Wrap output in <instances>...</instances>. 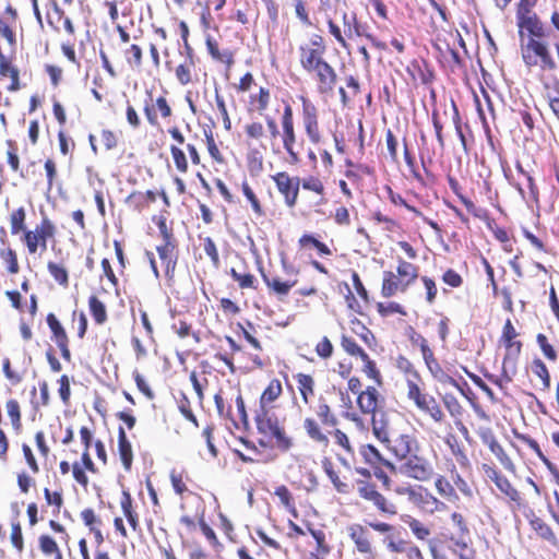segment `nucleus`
Segmentation results:
<instances>
[{
    "label": "nucleus",
    "mask_w": 559,
    "mask_h": 559,
    "mask_svg": "<svg viewBox=\"0 0 559 559\" xmlns=\"http://www.w3.org/2000/svg\"><path fill=\"white\" fill-rule=\"evenodd\" d=\"M521 56L527 68L539 66L543 70H555L557 63L550 55L547 43L528 37L521 43Z\"/></svg>",
    "instance_id": "nucleus-1"
},
{
    "label": "nucleus",
    "mask_w": 559,
    "mask_h": 559,
    "mask_svg": "<svg viewBox=\"0 0 559 559\" xmlns=\"http://www.w3.org/2000/svg\"><path fill=\"white\" fill-rule=\"evenodd\" d=\"M55 234V226L48 219L44 218L41 224L36 227L35 231L28 230L24 234V241L26 242L29 253H35L38 246L45 250L47 248V239Z\"/></svg>",
    "instance_id": "nucleus-2"
},
{
    "label": "nucleus",
    "mask_w": 559,
    "mask_h": 559,
    "mask_svg": "<svg viewBox=\"0 0 559 559\" xmlns=\"http://www.w3.org/2000/svg\"><path fill=\"white\" fill-rule=\"evenodd\" d=\"M400 472L420 481L430 479L433 474L432 466L425 459L417 455L406 459L401 464Z\"/></svg>",
    "instance_id": "nucleus-3"
},
{
    "label": "nucleus",
    "mask_w": 559,
    "mask_h": 559,
    "mask_svg": "<svg viewBox=\"0 0 559 559\" xmlns=\"http://www.w3.org/2000/svg\"><path fill=\"white\" fill-rule=\"evenodd\" d=\"M278 191L284 194L288 206H294L299 191V178H292L286 173H278L273 177Z\"/></svg>",
    "instance_id": "nucleus-4"
},
{
    "label": "nucleus",
    "mask_w": 559,
    "mask_h": 559,
    "mask_svg": "<svg viewBox=\"0 0 559 559\" xmlns=\"http://www.w3.org/2000/svg\"><path fill=\"white\" fill-rule=\"evenodd\" d=\"M282 126L284 131L283 144L284 148L288 153L292 163H297L299 160L297 153L294 151L293 145L296 141L295 131H294V122H293V110L289 105H287L284 109Z\"/></svg>",
    "instance_id": "nucleus-5"
},
{
    "label": "nucleus",
    "mask_w": 559,
    "mask_h": 559,
    "mask_svg": "<svg viewBox=\"0 0 559 559\" xmlns=\"http://www.w3.org/2000/svg\"><path fill=\"white\" fill-rule=\"evenodd\" d=\"M516 19L518 26L520 28L519 34L521 37V41L525 40L523 32L524 29L527 31L531 37L533 38H542L546 36L544 25L537 17L536 13L533 12L530 14H524L521 16H516Z\"/></svg>",
    "instance_id": "nucleus-6"
},
{
    "label": "nucleus",
    "mask_w": 559,
    "mask_h": 559,
    "mask_svg": "<svg viewBox=\"0 0 559 559\" xmlns=\"http://www.w3.org/2000/svg\"><path fill=\"white\" fill-rule=\"evenodd\" d=\"M300 52V64L307 72H313L323 61H325L322 56L324 52V47L321 48H310L307 46H301L299 48Z\"/></svg>",
    "instance_id": "nucleus-7"
},
{
    "label": "nucleus",
    "mask_w": 559,
    "mask_h": 559,
    "mask_svg": "<svg viewBox=\"0 0 559 559\" xmlns=\"http://www.w3.org/2000/svg\"><path fill=\"white\" fill-rule=\"evenodd\" d=\"M313 72L319 81V91L321 93L332 92L337 79L334 69L323 61Z\"/></svg>",
    "instance_id": "nucleus-8"
},
{
    "label": "nucleus",
    "mask_w": 559,
    "mask_h": 559,
    "mask_svg": "<svg viewBox=\"0 0 559 559\" xmlns=\"http://www.w3.org/2000/svg\"><path fill=\"white\" fill-rule=\"evenodd\" d=\"M350 539L356 545V548L361 554H371V543L369 540L368 531L359 525L353 524L347 528Z\"/></svg>",
    "instance_id": "nucleus-9"
},
{
    "label": "nucleus",
    "mask_w": 559,
    "mask_h": 559,
    "mask_svg": "<svg viewBox=\"0 0 559 559\" xmlns=\"http://www.w3.org/2000/svg\"><path fill=\"white\" fill-rule=\"evenodd\" d=\"M304 123L309 139L316 144L319 143L320 133L314 107H304Z\"/></svg>",
    "instance_id": "nucleus-10"
},
{
    "label": "nucleus",
    "mask_w": 559,
    "mask_h": 559,
    "mask_svg": "<svg viewBox=\"0 0 559 559\" xmlns=\"http://www.w3.org/2000/svg\"><path fill=\"white\" fill-rule=\"evenodd\" d=\"M377 396L378 391L373 386H368L366 391L361 392L357 399V404L360 411L365 414L377 413Z\"/></svg>",
    "instance_id": "nucleus-11"
},
{
    "label": "nucleus",
    "mask_w": 559,
    "mask_h": 559,
    "mask_svg": "<svg viewBox=\"0 0 559 559\" xmlns=\"http://www.w3.org/2000/svg\"><path fill=\"white\" fill-rule=\"evenodd\" d=\"M118 450L124 468L130 469L133 459L132 448L121 426L118 430Z\"/></svg>",
    "instance_id": "nucleus-12"
},
{
    "label": "nucleus",
    "mask_w": 559,
    "mask_h": 559,
    "mask_svg": "<svg viewBox=\"0 0 559 559\" xmlns=\"http://www.w3.org/2000/svg\"><path fill=\"white\" fill-rule=\"evenodd\" d=\"M255 423L259 432L264 435H273L280 427L278 419L273 415H269L265 409L257 415Z\"/></svg>",
    "instance_id": "nucleus-13"
},
{
    "label": "nucleus",
    "mask_w": 559,
    "mask_h": 559,
    "mask_svg": "<svg viewBox=\"0 0 559 559\" xmlns=\"http://www.w3.org/2000/svg\"><path fill=\"white\" fill-rule=\"evenodd\" d=\"M491 480L495 481L496 486L499 488L501 492H503L506 496H508L512 501H519L520 500V493L519 491L511 485L509 479L501 475L500 473L492 471V474L490 475Z\"/></svg>",
    "instance_id": "nucleus-14"
},
{
    "label": "nucleus",
    "mask_w": 559,
    "mask_h": 559,
    "mask_svg": "<svg viewBox=\"0 0 559 559\" xmlns=\"http://www.w3.org/2000/svg\"><path fill=\"white\" fill-rule=\"evenodd\" d=\"M372 431L381 442H389L388 420L384 412H377L372 415Z\"/></svg>",
    "instance_id": "nucleus-15"
},
{
    "label": "nucleus",
    "mask_w": 559,
    "mask_h": 559,
    "mask_svg": "<svg viewBox=\"0 0 559 559\" xmlns=\"http://www.w3.org/2000/svg\"><path fill=\"white\" fill-rule=\"evenodd\" d=\"M282 393V384L277 379H273L267 388L263 391L260 399L261 411L264 409L265 405L274 402Z\"/></svg>",
    "instance_id": "nucleus-16"
},
{
    "label": "nucleus",
    "mask_w": 559,
    "mask_h": 559,
    "mask_svg": "<svg viewBox=\"0 0 559 559\" xmlns=\"http://www.w3.org/2000/svg\"><path fill=\"white\" fill-rule=\"evenodd\" d=\"M404 290L405 285L401 286V282L396 278V276L392 272H385L382 285V295L384 297L393 296L399 289Z\"/></svg>",
    "instance_id": "nucleus-17"
},
{
    "label": "nucleus",
    "mask_w": 559,
    "mask_h": 559,
    "mask_svg": "<svg viewBox=\"0 0 559 559\" xmlns=\"http://www.w3.org/2000/svg\"><path fill=\"white\" fill-rule=\"evenodd\" d=\"M88 306L96 323L103 324L107 320L105 305L96 296H91L88 300Z\"/></svg>",
    "instance_id": "nucleus-18"
},
{
    "label": "nucleus",
    "mask_w": 559,
    "mask_h": 559,
    "mask_svg": "<svg viewBox=\"0 0 559 559\" xmlns=\"http://www.w3.org/2000/svg\"><path fill=\"white\" fill-rule=\"evenodd\" d=\"M532 528L544 539H555V534L549 525H547L542 519L533 515L530 520Z\"/></svg>",
    "instance_id": "nucleus-19"
},
{
    "label": "nucleus",
    "mask_w": 559,
    "mask_h": 559,
    "mask_svg": "<svg viewBox=\"0 0 559 559\" xmlns=\"http://www.w3.org/2000/svg\"><path fill=\"white\" fill-rule=\"evenodd\" d=\"M341 345L347 354L352 356H359L361 360L367 359V353L356 343L354 338L343 335Z\"/></svg>",
    "instance_id": "nucleus-20"
},
{
    "label": "nucleus",
    "mask_w": 559,
    "mask_h": 559,
    "mask_svg": "<svg viewBox=\"0 0 559 559\" xmlns=\"http://www.w3.org/2000/svg\"><path fill=\"white\" fill-rule=\"evenodd\" d=\"M392 450L400 459H408L407 455L412 452V440L408 436H401L394 441Z\"/></svg>",
    "instance_id": "nucleus-21"
},
{
    "label": "nucleus",
    "mask_w": 559,
    "mask_h": 559,
    "mask_svg": "<svg viewBox=\"0 0 559 559\" xmlns=\"http://www.w3.org/2000/svg\"><path fill=\"white\" fill-rule=\"evenodd\" d=\"M304 427L308 433V436L318 442L326 444L329 442L328 437L321 432L318 424L312 418H306Z\"/></svg>",
    "instance_id": "nucleus-22"
},
{
    "label": "nucleus",
    "mask_w": 559,
    "mask_h": 559,
    "mask_svg": "<svg viewBox=\"0 0 559 559\" xmlns=\"http://www.w3.org/2000/svg\"><path fill=\"white\" fill-rule=\"evenodd\" d=\"M516 335H518V333H516L515 329L513 328L511 321L507 320V322L503 326L502 337H503L504 342L507 343V346L510 349L514 348L515 353L519 354L521 350V343L513 342V340L516 337Z\"/></svg>",
    "instance_id": "nucleus-23"
},
{
    "label": "nucleus",
    "mask_w": 559,
    "mask_h": 559,
    "mask_svg": "<svg viewBox=\"0 0 559 559\" xmlns=\"http://www.w3.org/2000/svg\"><path fill=\"white\" fill-rule=\"evenodd\" d=\"M26 213L24 207L15 210L10 216L11 233L17 235L20 231L25 230Z\"/></svg>",
    "instance_id": "nucleus-24"
},
{
    "label": "nucleus",
    "mask_w": 559,
    "mask_h": 559,
    "mask_svg": "<svg viewBox=\"0 0 559 559\" xmlns=\"http://www.w3.org/2000/svg\"><path fill=\"white\" fill-rule=\"evenodd\" d=\"M47 323H48L51 332L55 335L57 344L61 343V342H68L67 333H66L64 329L62 328V325L60 324V322L58 321V319L55 317V314H52V313L48 314Z\"/></svg>",
    "instance_id": "nucleus-25"
},
{
    "label": "nucleus",
    "mask_w": 559,
    "mask_h": 559,
    "mask_svg": "<svg viewBox=\"0 0 559 559\" xmlns=\"http://www.w3.org/2000/svg\"><path fill=\"white\" fill-rule=\"evenodd\" d=\"M297 380L302 399L308 403V394H313V379L309 374L299 373Z\"/></svg>",
    "instance_id": "nucleus-26"
},
{
    "label": "nucleus",
    "mask_w": 559,
    "mask_h": 559,
    "mask_svg": "<svg viewBox=\"0 0 559 559\" xmlns=\"http://www.w3.org/2000/svg\"><path fill=\"white\" fill-rule=\"evenodd\" d=\"M7 412L8 415L12 421V425L15 429H19L21 426V413H20V405L17 401L15 400H9L7 402Z\"/></svg>",
    "instance_id": "nucleus-27"
},
{
    "label": "nucleus",
    "mask_w": 559,
    "mask_h": 559,
    "mask_svg": "<svg viewBox=\"0 0 559 559\" xmlns=\"http://www.w3.org/2000/svg\"><path fill=\"white\" fill-rule=\"evenodd\" d=\"M159 258L166 263L167 271L175 267L176 262L173 259L174 246L168 241L160 247H157Z\"/></svg>",
    "instance_id": "nucleus-28"
},
{
    "label": "nucleus",
    "mask_w": 559,
    "mask_h": 559,
    "mask_svg": "<svg viewBox=\"0 0 559 559\" xmlns=\"http://www.w3.org/2000/svg\"><path fill=\"white\" fill-rule=\"evenodd\" d=\"M299 243H300L301 247H306L309 243H311L316 249H318V251L321 254H325V255H330L331 254V250L328 248V246L324 245L323 242L319 241L318 239H316L311 235H304L300 238Z\"/></svg>",
    "instance_id": "nucleus-29"
},
{
    "label": "nucleus",
    "mask_w": 559,
    "mask_h": 559,
    "mask_svg": "<svg viewBox=\"0 0 559 559\" xmlns=\"http://www.w3.org/2000/svg\"><path fill=\"white\" fill-rule=\"evenodd\" d=\"M48 271L50 275L58 282L60 285L68 284V272L64 267L59 266L53 262L48 263Z\"/></svg>",
    "instance_id": "nucleus-30"
},
{
    "label": "nucleus",
    "mask_w": 559,
    "mask_h": 559,
    "mask_svg": "<svg viewBox=\"0 0 559 559\" xmlns=\"http://www.w3.org/2000/svg\"><path fill=\"white\" fill-rule=\"evenodd\" d=\"M264 282L271 288H273L278 295H287L294 283L282 282L280 278L269 280L263 275Z\"/></svg>",
    "instance_id": "nucleus-31"
},
{
    "label": "nucleus",
    "mask_w": 559,
    "mask_h": 559,
    "mask_svg": "<svg viewBox=\"0 0 559 559\" xmlns=\"http://www.w3.org/2000/svg\"><path fill=\"white\" fill-rule=\"evenodd\" d=\"M536 341L545 357L551 361H556L557 353L554 349V347L548 343L547 337L544 334L539 333L536 337Z\"/></svg>",
    "instance_id": "nucleus-32"
},
{
    "label": "nucleus",
    "mask_w": 559,
    "mask_h": 559,
    "mask_svg": "<svg viewBox=\"0 0 559 559\" xmlns=\"http://www.w3.org/2000/svg\"><path fill=\"white\" fill-rule=\"evenodd\" d=\"M1 258L8 264V271L11 274H16L19 272V263L16 259V254L12 249H7L1 251Z\"/></svg>",
    "instance_id": "nucleus-33"
},
{
    "label": "nucleus",
    "mask_w": 559,
    "mask_h": 559,
    "mask_svg": "<svg viewBox=\"0 0 559 559\" xmlns=\"http://www.w3.org/2000/svg\"><path fill=\"white\" fill-rule=\"evenodd\" d=\"M534 373L542 379L544 388L549 389L550 376L546 365L540 359L534 361Z\"/></svg>",
    "instance_id": "nucleus-34"
},
{
    "label": "nucleus",
    "mask_w": 559,
    "mask_h": 559,
    "mask_svg": "<svg viewBox=\"0 0 559 559\" xmlns=\"http://www.w3.org/2000/svg\"><path fill=\"white\" fill-rule=\"evenodd\" d=\"M429 370L439 382L457 386V382L451 376L445 373L438 362L430 367Z\"/></svg>",
    "instance_id": "nucleus-35"
},
{
    "label": "nucleus",
    "mask_w": 559,
    "mask_h": 559,
    "mask_svg": "<svg viewBox=\"0 0 559 559\" xmlns=\"http://www.w3.org/2000/svg\"><path fill=\"white\" fill-rule=\"evenodd\" d=\"M39 547L40 550L47 556L53 555V552H58L59 548L55 539L47 535L40 536Z\"/></svg>",
    "instance_id": "nucleus-36"
},
{
    "label": "nucleus",
    "mask_w": 559,
    "mask_h": 559,
    "mask_svg": "<svg viewBox=\"0 0 559 559\" xmlns=\"http://www.w3.org/2000/svg\"><path fill=\"white\" fill-rule=\"evenodd\" d=\"M170 151L178 170L186 173L188 169V163L185 153L179 147L174 145L171 146Z\"/></svg>",
    "instance_id": "nucleus-37"
},
{
    "label": "nucleus",
    "mask_w": 559,
    "mask_h": 559,
    "mask_svg": "<svg viewBox=\"0 0 559 559\" xmlns=\"http://www.w3.org/2000/svg\"><path fill=\"white\" fill-rule=\"evenodd\" d=\"M322 465H323L324 472L326 473V475L329 476V478L331 479V481L333 483L335 488L338 491H344L343 487H345V484L341 483L337 474L333 469L332 463L328 459H325L322 462Z\"/></svg>",
    "instance_id": "nucleus-38"
},
{
    "label": "nucleus",
    "mask_w": 559,
    "mask_h": 559,
    "mask_svg": "<svg viewBox=\"0 0 559 559\" xmlns=\"http://www.w3.org/2000/svg\"><path fill=\"white\" fill-rule=\"evenodd\" d=\"M276 439V447L282 451H287L292 447V439L285 435L284 429L280 426L272 435Z\"/></svg>",
    "instance_id": "nucleus-39"
},
{
    "label": "nucleus",
    "mask_w": 559,
    "mask_h": 559,
    "mask_svg": "<svg viewBox=\"0 0 559 559\" xmlns=\"http://www.w3.org/2000/svg\"><path fill=\"white\" fill-rule=\"evenodd\" d=\"M275 495L280 498L281 502L288 509L293 511V514L296 516V510L292 504V496L289 490L285 486H280L275 489Z\"/></svg>",
    "instance_id": "nucleus-40"
},
{
    "label": "nucleus",
    "mask_w": 559,
    "mask_h": 559,
    "mask_svg": "<svg viewBox=\"0 0 559 559\" xmlns=\"http://www.w3.org/2000/svg\"><path fill=\"white\" fill-rule=\"evenodd\" d=\"M215 100H216L217 108H218L219 112L222 114L225 129L230 130L231 122H230V119H229V116L227 112V108H226L223 97L219 95L217 90L215 91Z\"/></svg>",
    "instance_id": "nucleus-41"
},
{
    "label": "nucleus",
    "mask_w": 559,
    "mask_h": 559,
    "mask_svg": "<svg viewBox=\"0 0 559 559\" xmlns=\"http://www.w3.org/2000/svg\"><path fill=\"white\" fill-rule=\"evenodd\" d=\"M206 47L210 55L219 61H225L226 59L229 61L230 55L228 52L221 53L217 47L216 41H214L210 36L206 38Z\"/></svg>",
    "instance_id": "nucleus-42"
},
{
    "label": "nucleus",
    "mask_w": 559,
    "mask_h": 559,
    "mask_svg": "<svg viewBox=\"0 0 559 559\" xmlns=\"http://www.w3.org/2000/svg\"><path fill=\"white\" fill-rule=\"evenodd\" d=\"M316 352L321 358L324 359L330 358L332 356L333 345L326 336H324L322 341L318 343Z\"/></svg>",
    "instance_id": "nucleus-43"
},
{
    "label": "nucleus",
    "mask_w": 559,
    "mask_h": 559,
    "mask_svg": "<svg viewBox=\"0 0 559 559\" xmlns=\"http://www.w3.org/2000/svg\"><path fill=\"white\" fill-rule=\"evenodd\" d=\"M317 414L324 424L330 426L336 425V418L331 414V409L328 404H320Z\"/></svg>",
    "instance_id": "nucleus-44"
},
{
    "label": "nucleus",
    "mask_w": 559,
    "mask_h": 559,
    "mask_svg": "<svg viewBox=\"0 0 559 559\" xmlns=\"http://www.w3.org/2000/svg\"><path fill=\"white\" fill-rule=\"evenodd\" d=\"M242 191H243V194L246 195V198L248 199V201L251 203V206H252L253 211L258 215H261L262 214V209H261L260 202L257 199L255 194L253 193L252 189L249 187L248 183L245 182L242 185Z\"/></svg>",
    "instance_id": "nucleus-45"
},
{
    "label": "nucleus",
    "mask_w": 559,
    "mask_h": 559,
    "mask_svg": "<svg viewBox=\"0 0 559 559\" xmlns=\"http://www.w3.org/2000/svg\"><path fill=\"white\" fill-rule=\"evenodd\" d=\"M204 252L211 258L212 262L215 265L219 263V257L216 245L210 237L205 238L204 240Z\"/></svg>",
    "instance_id": "nucleus-46"
},
{
    "label": "nucleus",
    "mask_w": 559,
    "mask_h": 559,
    "mask_svg": "<svg viewBox=\"0 0 559 559\" xmlns=\"http://www.w3.org/2000/svg\"><path fill=\"white\" fill-rule=\"evenodd\" d=\"M11 542L12 545L19 550H23V536H22V530L19 523L12 524V532H11Z\"/></svg>",
    "instance_id": "nucleus-47"
},
{
    "label": "nucleus",
    "mask_w": 559,
    "mask_h": 559,
    "mask_svg": "<svg viewBox=\"0 0 559 559\" xmlns=\"http://www.w3.org/2000/svg\"><path fill=\"white\" fill-rule=\"evenodd\" d=\"M59 383H60V388H59L60 397L64 404H68L69 400H70V394H71L70 381H69L68 376H66V374L61 376Z\"/></svg>",
    "instance_id": "nucleus-48"
},
{
    "label": "nucleus",
    "mask_w": 559,
    "mask_h": 559,
    "mask_svg": "<svg viewBox=\"0 0 559 559\" xmlns=\"http://www.w3.org/2000/svg\"><path fill=\"white\" fill-rule=\"evenodd\" d=\"M134 380L138 389L150 400L154 399V392L151 390L145 379L139 373L134 372Z\"/></svg>",
    "instance_id": "nucleus-49"
},
{
    "label": "nucleus",
    "mask_w": 559,
    "mask_h": 559,
    "mask_svg": "<svg viewBox=\"0 0 559 559\" xmlns=\"http://www.w3.org/2000/svg\"><path fill=\"white\" fill-rule=\"evenodd\" d=\"M397 273L400 276H409L411 280H415L417 277L416 267L406 261L400 262Z\"/></svg>",
    "instance_id": "nucleus-50"
},
{
    "label": "nucleus",
    "mask_w": 559,
    "mask_h": 559,
    "mask_svg": "<svg viewBox=\"0 0 559 559\" xmlns=\"http://www.w3.org/2000/svg\"><path fill=\"white\" fill-rule=\"evenodd\" d=\"M409 528L419 539H425L430 533L428 528H426L419 521L415 519L409 522Z\"/></svg>",
    "instance_id": "nucleus-51"
},
{
    "label": "nucleus",
    "mask_w": 559,
    "mask_h": 559,
    "mask_svg": "<svg viewBox=\"0 0 559 559\" xmlns=\"http://www.w3.org/2000/svg\"><path fill=\"white\" fill-rule=\"evenodd\" d=\"M312 537L316 539L318 544V550L322 554H328L330 551L329 547L325 544V535L322 531L309 530Z\"/></svg>",
    "instance_id": "nucleus-52"
},
{
    "label": "nucleus",
    "mask_w": 559,
    "mask_h": 559,
    "mask_svg": "<svg viewBox=\"0 0 559 559\" xmlns=\"http://www.w3.org/2000/svg\"><path fill=\"white\" fill-rule=\"evenodd\" d=\"M420 349H421L423 357L425 359V362H426L428 369L430 367H432L436 362H438L437 359L433 357V353L427 345V342L425 338L421 340Z\"/></svg>",
    "instance_id": "nucleus-53"
},
{
    "label": "nucleus",
    "mask_w": 559,
    "mask_h": 559,
    "mask_svg": "<svg viewBox=\"0 0 559 559\" xmlns=\"http://www.w3.org/2000/svg\"><path fill=\"white\" fill-rule=\"evenodd\" d=\"M378 311L382 314V316H388V314H391V313H401V314H404V311L401 307V305L396 304V302H390L388 306L383 305V304H379L378 305Z\"/></svg>",
    "instance_id": "nucleus-54"
},
{
    "label": "nucleus",
    "mask_w": 559,
    "mask_h": 559,
    "mask_svg": "<svg viewBox=\"0 0 559 559\" xmlns=\"http://www.w3.org/2000/svg\"><path fill=\"white\" fill-rule=\"evenodd\" d=\"M443 281L451 287H459L462 284V277L453 270H448L443 274Z\"/></svg>",
    "instance_id": "nucleus-55"
},
{
    "label": "nucleus",
    "mask_w": 559,
    "mask_h": 559,
    "mask_svg": "<svg viewBox=\"0 0 559 559\" xmlns=\"http://www.w3.org/2000/svg\"><path fill=\"white\" fill-rule=\"evenodd\" d=\"M176 76L182 85H187L191 81L190 69L185 64H180L176 69Z\"/></svg>",
    "instance_id": "nucleus-56"
},
{
    "label": "nucleus",
    "mask_w": 559,
    "mask_h": 559,
    "mask_svg": "<svg viewBox=\"0 0 559 559\" xmlns=\"http://www.w3.org/2000/svg\"><path fill=\"white\" fill-rule=\"evenodd\" d=\"M536 2L537 0H520L516 16L533 13L532 9L535 7Z\"/></svg>",
    "instance_id": "nucleus-57"
},
{
    "label": "nucleus",
    "mask_w": 559,
    "mask_h": 559,
    "mask_svg": "<svg viewBox=\"0 0 559 559\" xmlns=\"http://www.w3.org/2000/svg\"><path fill=\"white\" fill-rule=\"evenodd\" d=\"M423 282L427 290V300L429 304H432L437 295L436 284L431 278L427 276L423 277Z\"/></svg>",
    "instance_id": "nucleus-58"
},
{
    "label": "nucleus",
    "mask_w": 559,
    "mask_h": 559,
    "mask_svg": "<svg viewBox=\"0 0 559 559\" xmlns=\"http://www.w3.org/2000/svg\"><path fill=\"white\" fill-rule=\"evenodd\" d=\"M365 362V367H364V371L365 373L371 378V379H374V380H378L379 381V378H380V373L379 371L377 370L376 368V364L369 358V356L367 355V359L366 360H362Z\"/></svg>",
    "instance_id": "nucleus-59"
},
{
    "label": "nucleus",
    "mask_w": 559,
    "mask_h": 559,
    "mask_svg": "<svg viewBox=\"0 0 559 559\" xmlns=\"http://www.w3.org/2000/svg\"><path fill=\"white\" fill-rule=\"evenodd\" d=\"M170 480H171V485H173L174 490L176 491V493L181 495V493H183V491L187 490L186 485L182 483L181 475L176 474L175 472H171Z\"/></svg>",
    "instance_id": "nucleus-60"
},
{
    "label": "nucleus",
    "mask_w": 559,
    "mask_h": 559,
    "mask_svg": "<svg viewBox=\"0 0 559 559\" xmlns=\"http://www.w3.org/2000/svg\"><path fill=\"white\" fill-rule=\"evenodd\" d=\"M0 34L8 40L10 45L15 44V35L11 27L0 19Z\"/></svg>",
    "instance_id": "nucleus-61"
},
{
    "label": "nucleus",
    "mask_w": 559,
    "mask_h": 559,
    "mask_svg": "<svg viewBox=\"0 0 559 559\" xmlns=\"http://www.w3.org/2000/svg\"><path fill=\"white\" fill-rule=\"evenodd\" d=\"M45 499L48 504H55L56 507L60 508L62 504V496L60 492H53L51 493L48 488H45L44 490Z\"/></svg>",
    "instance_id": "nucleus-62"
},
{
    "label": "nucleus",
    "mask_w": 559,
    "mask_h": 559,
    "mask_svg": "<svg viewBox=\"0 0 559 559\" xmlns=\"http://www.w3.org/2000/svg\"><path fill=\"white\" fill-rule=\"evenodd\" d=\"M179 409L181 414L191 423L198 426L197 417L193 415L192 411L189 407V401L185 397V400L180 403Z\"/></svg>",
    "instance_id": "nucleus-63"
},
{
    "label": "nucleus",
    "mask_w": 559,
    "mask_h": 559,
    "mask_svg": "<svg viewBox=\"0 0 559 559\" xmlns=\"http://www.w3.org/2000/svg\"><path fill=\"white\" fill-rule=\"evenodd\" d=\"M246 132L250 138L259 139L263 135V126L259 122H253L246 127Z\"/></svg>",
    "instance_id": "nucleus-64"
}]
</instances>
